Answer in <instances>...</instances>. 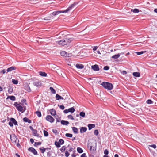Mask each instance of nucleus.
Segmentation results:
<instances>
[{
  "mask_svg": "<svg viewBox=\"0 0 157 157\" xmlns=\"http://www.w3.org/2000/svg\"><path fill=\"white\" fill-rule=\"evenodd\" d=\"M78 4V2H75L74 3L71 5L67 9L64 11H56L53 12L52 14L54 16L58 15L61 13H66L72 9L75 6Z\"/></svg>",
  "mask_w": 157,
  "mask_h": 157,
  "instance_id": "f257e3e1",
  "label": "nucleus"
},
{
  "mask_svg": "<svg viewBox=\"0 0 157 157\" xmlns=\"http://www.w3.org/2000/svg\"><path fill=\"white\" fill-rule=\"evenodd\" d=\"M101 84L105 88L109 90H111L113 88V85L110 83L104 82Z\"/></svg>",
  "mask_w": 157,
  "mask_h": 157,
  "instance_id": "f03ea898",
  "label": "nucleus"
},
{
  "mask_svg": "<svg viewBox=\"0 0 157 157\" xmlns=\"http://www.w3.org/2000/svg\"><path fill=\"white\" fill-rule=\"evenodd\" d=\"M97 143L96 141H93L92 142H89L88 143L87 146L90 147V150H95L96 149Z\"/></svg>",
  "mask_w": 157,
  "mask_h": 157,
  "instance_id": "7ed1b4c3",
  "label": "nucleus"
},
{
  "mask_svg": "<svg viewBox=\"0 0 157 157\" xmlns=\"http://www.w3.org/2000/svg\"><path fill=\"white\" fill-rule=\"evenodd\" d=\"M14 105L18 111L21 112L22 113H23V107L20 105V104H18L17 102H15L14 103Z\"/></svg>",
  "mask_w": 157,
  "mask_h": 157,
  "instance_id": "20e7f679",
  "label": "nucleus"
},
{
  "mask_svg": "<svg viewBox=\"0 0 157 157\" xmlns=\"http://www.w3.org/2000/svg\"><path fill=\"white\" fill-rule=\"evenodd\" d=\"M10 121L9 123V125L11 127L13 126V124L15 125H17V122L16 120L13 118H11L10 119Z\"/></svg>",
  "mask_w": 157,
  "mask_h": 157,
  "instance_id": "39448f33",
  "label": "nucleus"
},
{
  "mask_svg": "<svg viewBox=\"0 0 157 157\" xmlns=\"http://www.w3.org/2000/svg\"><path fill=\"white\" fill-rule=\"evenodd\" d=\"M10 138L13 143H17L19 142V140L15 135H13L12 136L10 135Z\"/></svg>",
  "mask_w": 157,
  "mask_h": 157,
  "instance_id": "423d86ee",
  "label": "nucleus"
},
{
  "mask_svg": "<svg viewBox=\"0 0 157 157\" xmlns=\"http://www.w3.org/2000/svg\"><path fill=\"white\" fill-rule=\"evenodd\" d=\"M46 120L51 123H53L54 121V119L50 115H47L46 117Z\"/></svg>",
  "mask_w": 157,
  "mask_h": 157,
  "instance_id": "0eeeda50",
  "label": "nucleus"
},
{
  "mask_svg": "<svg viewBox=\"0 0 157 157\" xmlns=\"http://www.w3.org/2000/svg\"><path fill=\"white\" fill-rule=\"evenodd\" d=\"M72 40L71 38H66L63 40V46L67 44H68L69 43H70L71 40Z\"/></svg>",
  "mask_w": 157,
  "mask_h": 157,
  "instance_id": "6e6552de",
  "label": "nucleus"
},
{
  "mask_svg": "<svg viewBox=\"0 0 157 157\" xmlns=\"http://www.w3.org/2000/svg\"><path fill=\"white\" fill-rule=\"evenodd\" d=\"M28 150L29 151L32 152L35 155H37L38 154L36 150L33 147H31L28 148Z\"/></svg>",
  "mask_w": 157,
  "mask_h": 157,
  "instance_id": "1a4fd4ad",
  "label": "nucleus"
},
{
  "mask_svg": "<svg viewBox=\"0 0 157 157\" xmlns=\"http://www.w3.org/2000/svg\"><path fill=\"white\" fill-rule=\"evenodd\" d=\"M92 68L95 71H99V68L98 65L95 64L91 66Z\"/></svg>",
  "mask_w": 157,
  "mask_h": 157,
  "instance_id": "9d476101",
  "label": "nucleus"
},
{
  "mask_svg": "<svg viewBox=\"0 0 157 157\" xmlns=\"http://www.w3.org/2000/svg\"><path fill=\"white\" fill-rule=\"evenodd\" d=\"M16 68L15 67L12 66L8 68L7 70V71L8 72H10L13 70H16Z\"/></svg>",
  "mask_w": 157,
  "mask_h": 157,
  "instance_id": "9b49d317",
  "label": "nucleus"
},
{
  "mask_svg": "<svg viewBox=\"0 0 157 157\" xmlns=\"http://www.w3.org/2000/svg\"><path fill=\"white\" fill-rule=\"evenodd\" d=\"M75 66L77 68L79 69H83L84 67V65L81 64H77Z\"/></svg>",
  "mask_w": 157,
  "mask_h": 157,
  "instance_id": "f8f14e48",
  "label": "nucleus"
},
{
  "mask_svg": "<svg viewBox=\"0 0 157 157\" xmlns=\"http://www.w3.org/2000/svg\"><path fill=\"white\" fill-rule=\"evenodd\" d=\"M87 128L86 127H82L80 129V132L83 133L86 132L87 130Z\"/></svg>",
  "mask_w": 157,
  "mask_h": 157,
  "instance_id": "ddd939ff",
  "label": "nucleus"
},
{
  "mask_svg": "<svg viewBox=\"0 0 157 157\" xmlns=\"http://www.w3.org/2000/svg\"><path fill=\"white\" fill-rule=\"evenodd\" d=\"M50 112L51 115L52 116H54L56 115V111L53 109H50Z\"/></svg>",
  "mask_w": 157,
  "mask_h": 157,
  "instance_id": "4468645a",
  "label": "nucleus"
},
{
  "mask_svg": "<svg viewBox=\"0 0 157 157\" xmlns=\"http://www.w3.org/2000/svg\"><path fill=\"white\" fill-rule=\"evenodd\" d=\"M23 121L25 122H28L29 123H31V121L26 117L24 118L23 119Z\"/></svg>",
  "mask_w": 157,
  "mask_h": 157,
  "instance_id": "2eb2a0df",
  "label": "nucleus"
},
{
  "mask_svg": "<svg viewBox=\"0 0 157 157\" xmlns=\"http://www.w3.org/2000/svg\"><path fill=\"white\" fill-rule=\"evenodd\" d=\"M56 98L57 100H59L60 99H64V98L60 96L58 94H57L56 95Z\"/></svg>",
  "mask_w": 157,
  "mask_h": 157,
  "instance_id": "dca6fc26",
  "label": "nucleus"
},
{
  "mask_svg": "<svg viewBox=\"0 0 157 157\" xmlns=\"http://www.w3.org/2000/svg\"><path fill=\"white\" fill-rule=\"evenodd\" d=\"M95 126V125L94 124H89L88 125V127L89 130H90L92 128H94Z\"/></svg>",
  "mask_w": 157,
  "mask_h": 157,
  "instance_id": "f3484780",
  "label": "nucleus"
},
{
  "mask_svg": "<svg viewBox=\"0 0 157 157\" xmlns=\"http://www.w3.org/2000/svg\"><path fill=\"white\" fill-rule=\"evenodd\" d=\"M34 136H37L38 137H39V134L37 133V131L35 129L32 132Z\"/></svg>",
  "mask_w": 157,
  "mask_h": 157,
  "instance_id": "a211bd4d",
  "label": "nucleus"
},
{
  "mask_svg": "<svg viewBox=\"0 0 157 157\" xmlns=\"http://www.w3.org/2000/svg\"><path fill=\"white\" fill-rule=\"evenodd\" d=\"M133 75L136 77H140V73L138 72H134L133 73Z\"/></svg>",
  "mask_w": 157,
  "mask_h": 157,
  "instance_id": "6ab92c4d",
  "label": "nucleus"
},
{
  "mask_svg": "<svg viewBox=\"0 0 157 157\" xmlns=\"http://www.w3.org/2000/svg\"><path fill=\"white\" fill-rule=\"evenodd\" d=\"M61 123L62 124L66 125H67L69 123L68 121L64 120L61 121Z\"/></svg>",
  "mask_w": 157,
  "mask_h": 157,
  "instance_id": "aec40b11",
  "label": "nucleus"
},
{
  "mask_svg": "<svg viewBox=\"0 0 157 157\" xmlns=\"http://www.w3.org/2000/svg\"><path fill=\"white\" fill-rule=\"evenodd\" d=\"M120 56V54L119 53L117 55H115L113 56L112 58L113 59H117Z\"/></svg>",
  "mask_w": 157,
  "mask_h": 157,
  "instance_id": "412c9836",
  "label": "nucleus"
},
{
  "mask_svg": "<svg viewBox=\"0 0 157 157\" xmlns=\"http://www.w3.org/2000/svg\"><path fill=\"white\" fill-rule=\"evenodd\" d=\"M9 98L10 100L12 101H15L16 100V98L14 96H8L7 99Z\"/></svg>",
  "mask_w": 157,
  "mask_h": 157,
  "instance_id": "4be33fe9",
  "label": "nucleus"
},
{
  "mask_svg": "<svg viewBox=\"0 0 157 157\" xmlns=\"http://www.w3.org/2000/svg\"><path fill=\"white\" fill-rule=\"evenodd\" d=\"M34 85L36 86H38L41 85V83L40 82H34Z\"/></svg>",
  "mask_w": 157,
  "mask_h": 157,
  "instance_id": "5701e85b",
  "label": "nucleus"
},
{
  "mask_svg": "<svg viewBox=\"0 0 157 157\" xmlns=\"http://www.w3.org/2000/svg\"><path fill=\"white\" fill-rule=\"evenodd\" d=\"M39 73L40 75L42 76L46 77L47 76V74L44 72L40 71Z\"/></svg>",
  "mask_w": 157,
  "mask_h": 157,
  "instance_id": "b1692460",
  "label": "nucleus"
},
{
  "mask_svg": "<svg viewBox=\"0 0 157 157\" xmlns=\"http://www.w3.org/2000/svg\"><path fill=\"white\" fill-rule=\"evenodd\" d=\"M48 148H44V147H42L40 148V150L41 151V152L42 153H44L46 149H48Z\"/></svg>",
  "mask_w": 157,
  "mask_h": 157,
  "instance_id": "393cba45",
  "label": "nucleus"
},
{
  "mask_svg": "<svg viewBox=\"0 0 157 157\" xmlns=\"http://www.w3.org/2000/svg\"><path fill=\"white\" fill-rule=\"evenodd\" d=\"M72 130L75 133H78V129L77 128L75 127H73L72 128Z\"/></svg>",
  "mask_w": 157,
  "mask_h": 157,
  "instance_id": "a878e982",
  "label": "nucleus"
},
{
  "mask_svg": "<svg viewBox=\"0 0 157 157\" xmlns=\"http://www.w3.org/2000/svg\"><path fill=\"white\" fill-rule=\"evenodd\" d=\"M77 151L79 153H82L83 152V150L80 147H78L77 148Z\"/></svg>",
  "mask_w": 157,
  "mask_h": 157,
  "instance_id": "bb28decb",
  "label": "nucleus"
},
{
  "mask_svg": "<svg viewBox=\"0 0 157 157\" xmlns=\"http://www.w3.org/2000/svg\"><path fill=\"white\" fill-rule=\"evenodd\" d=\"M61 55L62 56H66L67 53L65 51H63L60 53Z\"/></svg>",
  "mask_w": 157,
  "mask_h": 157,
  "instance_id": "cd10ccee",
  "label": "nucleus"
},
{
  "mask_svg": "<svg viewBox=\"0 0 157 157\" xmlns=\"http://www.w3.org/2000/svg\"><path fill=\"white\" fill-rule=\"evenodd\" d=\"M69 112H71L72 113L75 111V109L73 107H71L68 109Z\"/></svg>",
  "mask_w": 157,
  "mask_h": 157,
  "instance_id": "c85d7f7f",
  "label": "nucleus"
},
{
  "mask_svg": "<svg viewBox=\"0 0 157 157\" xmlns=\"http://www.w3.org/2000/svg\"><path fill=\"white\" fill-rule=\"evenodd\" d=\"M49 89L52 93V94H55L56 93V90L53 88L52 87H50Z\"/></svg>",
  "mask_w": 157,
  "mask_h": 157,
  "instance_id": "c756f323",
  "label": "nucleus"
},
{
  "mask_svg": "<svg viewBox=\"0 0 157 157\" xmlns=\"http://www.w3.org/2000/svg\"><path fill=\"white\" fill-rule=\"evenodd\" d=\"M131 10L132 11V12L134 13H138L139 12V10L137 9H132Z\"/></svg>",
  "mask_w": 157,
  "mask_h": 157,
  "instance_id": "7c9ffc66",
  "label": "nucleus"
},
{
  "mask_svg": "<svg viewBox=\"0 0 157 157\" xmlns=\"http://www.w3.org/2000/svg\"><path fill=\"white\" fill-rule=\"evenodd\" d=\"M55 144L58 148H59L61 146L59 142L55 141Z\"/></svg>",
  "mask_w": 157,
  "mask_h": 157,
  "instance_id": "2f4dec72",
  "label": "nucleus"
},
{
  "mask_svg": "<svg viewBox=\"0 0 157 157\" xmlns=\"http://www.w3.org/2000/svg\"><path fill=\"white\" fill-rule=\"evenodd\" d=\"M57 43L59 45H60L62 46L63 45V40H62L60 41H57Z\"/></svg>",
  "mask_w": 157,
  "mask_h": 157,
  "instance_id": "473e14b6",
  "label": "nucleus"
},
{
  "mask_svg": "<svg viewBox=\"0 0 157 157\" xmlns=\"http://www.w3.org/2000/svg\"><path fill=\"white\" fill-rule=\"evenodd\" d=\"M59 143L60 144H63L64 143V141L62 139H60L59 140Z\"/></svg>",
  "mask_w": 157,
  "mask_h": 157,
  "instance_id": "72a5a7b5",
  "label": "nucleus"
},
{
  "mask_svg": "<svg viewBox=\"0 0 157 157\" xmlns=\"http://www.w3.org/2000/svg\"><path fill=\"white\" fill-rule=\"evenodd\" d=\"M25 89L27 91L29 92H30L31 91V89L29 87V86L28 85L27 86L25 87Z\"/></svg>",
  "mask_w": 157,
  "mask_h": 157,
  "instance_id": "f704fd0d",
  "label": "nucleus"
},
{
  "mask_svg": "<svg viewBox=\"0 0 157 157\" xmlns=\"http://www.w3.org/2000/svg\"><path fill=\"white\" fill-rule=\"evenodd\" d=\"M66 149V147L65 146H63L60 149V150L62 152L64 151Z\"/></svg>",
  "mask_w": 157,
  "mask_h": 157,
  "instance_id": "c9c22d12",
  "label": "nucleus"
},
{
  "mask_svg": "<svg viewBox=\"0 0 157 157\" xmlns=\"http://www.w3.org/2000/svg\"><path fill=\"white\" fill-rule=\"evenodd\" d=\"M36 113L37 114V115L39 117H40L41 116V114L40 112L38 111H36Z\"/></svg>",
  "mask_w": 157,
  "mask_h": 157,
  "instance_id": "e433bc0d",
  "label": "nucleus"
},
{
  "mask_svg": "<svg viewBox=\"0 0 157 157\" xmlns=\"http://www.w3.org/2000/svg\"><path fill=\"white\" fill-rule=\"evenodd\" d=\"M41 144V142H35L34 145L35 147H37L38 145H40Z\"/></svg>",
  "mask_w": 157,
  "mask_h": 157,
  "instance_id": "4c0bfd02",
  "label": "nucleus"
},
{
  "mask_svg": "<svg viewBox=\"0 0 157 157\" xmlns=\"http://www.w3.org/2000/svg\"><path fill=\"white\" fill-rule=\"evenodd\" d=\"M79 115L83 117H85V113L84 112H81L80 113Z\"/></svg>",
  "mask_w": 157,
  "mask_h": 157,
  "instance_id": "58836bf2",
  "label": "nucleus"
},
{
  "mask_svg": "<svg viewBox=\"0 0 157 157\" xmlns=\"http://www.w3.org/2000/svg\"><path fill=\"white\" fill-rule=\"evenodd\" d=\"M12 82L13 84H17L18 83V81L17 80H15L14 79H12Z\"/></svg>",
  "mask_w": 157,
  "mask_h": 157,
  "instance_id": "ea45409f",
  "label": "nucleus"
},
{
  "mask_svg": "<svg viewBox=\"0 0 157 157\" xmlns=\"http://www.w3.org/2000/svg\"><path fill=\"white\" fill-rule=\"evenodd\" d=\"M146 103L148 104H151L153 103V102L150 99L147 100L146 101Z\"/></svg>",
  "mask_w": 157,
  "mask_h": 157,
  "instance_id": "a19ab883",
  "label": "nucleus"
},
{
  "mask_svg": "<svg viewBox=\"0 0 157 157\" xmlns=\"http://www.w3.org/2000/svg\"><path fill=\"white\" fill-rule=\"evenodd\" d=\"M65 136L67 137H72V134L70 133H66L65 134Z\"/></svg>",
  "mask_w": 157,
  "mask_h": 157,
  "instance_id": "79ce46f5",
  "label": "nucleus"
},
{
  "mask_svg": "<svg viewBox=\"0 0 157 157\" xmlns=\"http://www.w3.org/2000/svg\"><path fill=\"white\" fill-rule=\"evenodd\" d=\"M44 136H47L48 135V132L47 131H46L45 130H44Z\"/></svg>",
  "mask_w": 157,
  "mask_h": 157,
  "instance_id": "37998d69",
  "label": "nucleus"
},
{
  "mask_svg": "<svg viewBox=\"0 0 157 157\" xmlns=\"http://www.w3.org/2000/svg\"><path fill=\"white\" fill-rule=\"evenodd\" d=\"M67 117L68 118L72 120H74V119L73 118V116L71 115H68Z\"/></svg>",
  "mask_w": 157,
  "mask_h": 157,
  "instance_id": "c03bdc74",
  "label": "nucleus"
},
{
  "mask_svg": "<svg viewBox=\"0 0 157 157\" xmlns=\"http://www.w3.org/2000/svg\"><path fill=\"white\" fill-rule=\"evenodd\" d=\"M94 133L96 135H97L98 134V131L97 130H95L94 131Z\"/></svg>",
  "mask_w": 157,
  "mask_h": 157,
  "instance_id": "a18cd8bd",
  "label": "nucleus"
},
{
  "mask_svg": "<svg viewBox=\"0 0 157 157\" xmlns=\"http://www.w3.org/2000/svg\"><path fill=\"white\" fill-rule=\"evenodd\" d=\"M109 68V67L108 66H105L104 67V70H108Z\"/></svg>",
  "mask_w": 157,
  "mask_h": 157,
  "instance_id": "49530a36",
  "label": "nucleus"
},
{
  "mask_svg": "<svg viewBox=\"0 0 157 157\" xmlns=\"http://www.w3.org/2000/svg\"><path fill=\"white\" fill-rule=\"evenodd\" d=\"M58 106H59L60 109L62 110L64 109L65 108L64 106L63 105H58Z\"/></svg>",
  "mask_w": 157,
  "mask_h": 157,
  "instance_id": "de8ad7c7",
  "label": "nucleus"
},
{
  "mask_svg": "<svg viewBox=\"0 0 157 157\" xmlns=\"http://www.w3.org/2000/svg\"><path fill=\"white\" fill-rule=\"evenodd\" d=\"M70 155V154L68 153L67 151H66L65 153V156L67 157H68Z\"/></svg>",
  "mask_w": 157,
  "mask_h": 157,
  "instance_id": "09e8293b",
  "label": "nucleus"
},
{
  "mask_svg": "<svg viewBox=\"0 0 157 157\" xmlns=\"http://www.w3.org/2000/svg\"><path fill=\"white\" fill-rule=\"evenodd\" d=\"M104 153L105 155H107L109 153V151H108L107 149H105L104 151Z\"/></svg>",
  "mask_w": 157,
  "mask_h": 157,
  "instance_id": "8fccbe9b",
  "label": "nucleus"
},
{
  "mask_svg": "<svg viewBox=\"0 0 157 157\" xmlns=\"http://www.w3.org/2000/svg\"><path fill=\"white\" fill-rule=\"evenodd\" d=\"M51 17H47L44 18V20H50Z\"/></svg>",
  "mask_w": 157,
  "mask_h": 157,
  "instance_id": "3c124183",
  "label": "nucleus"
},
{
  "mask_svg": "<svg viewBox=\"0 0 157 157\" xmlns=\"http://www.w3.org/2000/svg\"><path fill=\"white\" fill-rule=\"evenodd\" d=\"M136 53L138 55H140L143 53V52L141 51L139 52H136Z\"/></svg>",
  "mask_w": 157,
  "mask_h": 157,
  "instance_id": "603ef678",
  "label": "nucleus"
},
{
  "mask_svg": "<svg viewBox=\"0 0 157 157\" xmlns=\"http://www.w3.org/2000/svg\"><path fill=\"white\" fill-rule=\"evenodd\" d=\"M151 147L155 149L156 147V146L155 144H153L150 146Z\"/></svg>",
  "mask_w": 157,
  "mask_h": 157,
  "instance_id": "864d4df0",
  "label": "nucleus"
},
{
  "mask_svg": "<svg viewBox=\"0 0 157 157\" xmlns=\"http://www.w3.org/2000/svg\"><path fill=\"white\" fill-rule=\"evenodd\" d=\"M81 157H87L85 153H84L81 155Z\"/></svg>",
  "mask_w": 157,
  "mask_h": 157,
  "instance_id": "5fc2aeb1",
  "label": "nucleus"
},
{
  "mask_svg": "<svg viewBox=\"0 0 157 157\" xmlns=\"http://www.w3.org/2000/svg\"><path fill=\"white\" fill-rule=\"evenodd\" d=\"M98 48V47L97 46H94V48H93V50L94 51H95L97 50V48Z\"/></svg>",
  "mask_w": 157,
  "mask_h": 157,
  "instance_id": "6e6d98bb",
  "label": "nucleus"
},
{
  "mask_svg": "<svg viewBox=\"0 0 157 157\" xmlns=\"http://www.w3.org/2000/svg\"><path fill=\"white\" fill-rule=\"evenodd\" d=\"M8 91L10 94H11L12 92V89L11 88L9 89Z\"/></svg>",
  "mask_w": 157,
  "mask_h": 157,
  "instance_id": "4d7b16f0",
  "label": "nucleus"
},
{
  "mask_svg": "<svg viewBox=\"0 0 157 157\" xmlns=\"http://www.w3.org/2000/svg\"><path fill=\"white\" fill-rule=\"evenodd\" d=\"M5 72H6L5 70V69H3L1 71L0 73H2L3 74H5Z\"/></svg>",
  "mask_w": 157,
  "mask_h": 157,
  "instance_id": "13d9d810",
  "label": "nucleus"
},
{
  "mask_svg": "<svg viewBox=\"0 0 157 157\" xmlns=\"http://www.w3.org/2000/svg\"><path fill=\"white\" fill-rule=\"evenodd\" d=\"M64 112L65 113H67L68 112H69L68 109H65V110H64Z\"/></svg>",
  "mask_w": 157,
  "mask_h": 157,
  "instance_id": "bf43d9fd",
  "label": "nucleus"
},
{
  "mask_svg": "<svg viewBox=\"0 0 157 157\" xmlns=\"http://www.w3.org/2000/svg\"><path fill=\"white\" fill-rule=\"evenodd\" d=\"M26 108L25 106L23 107V111H24V112L26 110Z\"/></svg>",
  "mask_w": 157,
  "mask_h": 157,
  "instance_id": "052dcab7",
  "label": "nucleus"
},
{
  "mask_svg": "<svg viewBox=\"0 0 157 157\" xmlns=\"http://www.w3.org/2000/svg\"><path fill=\"white\" fill-rule=\"evenodd\" d=\"M30 141L32 144H33L34 142V140L33 139L31 138L30 139Z\"/></svg>",
  "mask_w": 157,
  "mask_h": 157,
  "instance_id": "680f3d73",
  "label": "nucleus"
},
{
  "mask_svg": "<svg viewBox=\"0 0 157 157\" xmlns=\"http://www.w3.org/2000/svg\"><path fill=\"white\" fill-rule=\"evenodd\" d=\"M26 101V100L24 99L21 100V102L22 103H24Z\"/></svg>",
  "mask_w": 157,
  "mask_h": 157,
  "instance_id": "e2e57ef3",
  "label": "nucleus"
},
{
  "mask_svg": "<svg viewBox=\"0 0 157 157\" xmlns=\"http://www.w3.org/2000/svg\"><path fill=\"white\" fill-rule=\"evenodd\" d=\"M127 73L126 71H123L122 72V73L124 75H125V74H126Z\"/></svg>",
  "mask_w": 157,
  "mask_h": 157,
  "instance_id": "0e129e2a",
  "label": "nucleus"
},
{
  "mask_svg": "<svg viewBox=\"0 0 157 157\" xmlns=\"http://www.w3.org/2000/svg\"><path fill=\"white\" fill-rule=\"evenodd\" d=\"M73 150V148L72 147H70L69 149V152H71Z\"/></svg>",
  "mask_w": 157,
  "mask_h": 157,
  "instance_id": "69168bd1",
  "label": "nucleus"
},
{
  "mask_svg": "<svg viewBox=\"0 0 157 157\" xmlns=\"http://www.w3.org/2000/svg\"><path fill=\"white\" fill-rule=\"evenodd\" d=\"M56 120L57 122H60V119L59 118H56Z\"/></svg>",
  "mask_w": 157,
  "mask_h": 157,
  "instance_id": "338daca9",
  "label": "nucleus"
},
{
  "mask_svg": "<svg viewBox=\"0 0 157 157\" xmlns=\"http://www.w3.org/2000/svg\"><path fill=\"white\" fill-rule=\"evenodd\" d=\"M29 128H30V129L32 131V132L35 129H33V127L31 126H30L29 127Z\"/></svg>",
  "mask_w": 157,
  "mask_h": 157,
  "instance_id": "774afa93",
  "label": "nucleus"
}]
</instances>
